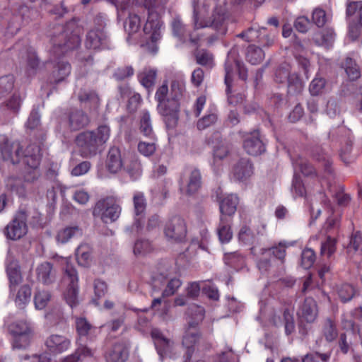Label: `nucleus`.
Here are the masks:
<instances>
[{
    "instance_id": "1",
    "label": "nucleus",
    "mask_w": 362,
    "mask_h": 362,
    "mask_svg": "<svg viewBox=\"0 0 362 362\" xmlns=\"http://www.w3.org/2000/svg\"><path fill=\"white\" fill-rule=\"evenodd\" d=\"M0 153L4 160L19 165L25 182L33 183L40 176V147L30 144L23 151L18 141H11L6 135H0Z\"/></svg>"
},
{
    "instance_id": "2",
    "label": "nucleus",
    "mask_w": 362,
    "mask_h": 362,
    "mask_svg": "<svg viewBox=\"0 0 362 362\" xmlns=\"http://www.w3.org/2000/svg\"><path fill=\"white\" fill-rule=\"evenodd\" d=\"M184 90L185 82L182 79L172 81L170 94L167 83H163L156 90L155 98L158 103V110L164 117V121L168 128H174L177 124L180 100Z\"/></svg>"
},
{
    "instance_id": "3",
    "label": "nucleus",
    "mask_w": 362,
    "mask_h": 362,
    "mask_svg": "<svg viewBox=\"0 0 362 362\" xmlns=\"http://www.w3.org/2000/svg\"><path fill=\"white\" fill-rule=\"evenodd\" d=\"M111 130L108 125L101 124L93 131H85L76 138V144L81 156L91 158L104 149V145L110 136Z\"/></svg>"
},
{
    "instance_id": "4",
    "label": "nucleus",
    "mask_w": 362,
    "mask_h": 362,
    "mask_svg": "<svg viewBox=\"0 0 362 362\" xmlns=\"http://www.w3.org/2000/svg\"><path fill=\"white\" fill-rule=\"evenodd\" d=\"M59 33L51 37L50 54L53 60H57L66 52L77 48L81 42L80 29L75 20L68 22L64 27L57 28Z\"/></svg>"
},
{
    "instance_id": "5",
    "label": "nucleus",
    "mask_w": 362,
    "mask_h": 362,
    "mask_svg": "<svg viewBox=\"0 0 362 362\" xmlns=\"http://www.w3.org/2000/svg\"><path fill=\"white\" fill-rule=\"evenodd\" d=\"M218 1L219 0H203L202 8L204 12L207 13L211 8L213 14L209 22L202 23L199 21V0H193V21L195 29L210 27L216 31L218 35H223L227 33L226 9Z\"/></svg>"
},
{
    "instance_id": "6",
    "label": "nucleus",
    "mask_w": 362,
    "mask_h": 362,
    "mask_svg": "<svg viewBox=\"0 0 362 362\" xmlns=\"http://www.w3.org/2000/svg\"><path fill=\"white\" fill-rule=\"evenodd\" d=\"M121 211L119 199L116 197L110 196L95 204L93 215L95 217H100L105 223H112L119 217Z\"/></svg>"
},
{
    "instance_id": "7",
    "label": "nucleus",
    "mask_w": 362,
    "mask_h": 362,
    "mask_svg": "<svg viewBox=\"0 0 362 362\" xmlns=\"http://www.w3.org/2000/svg\"><path fill=\"white\" fill-rule=\"evenodd\" d=\"M31 211L21 207L4 228V235L8 239L17 240L25 236L28 230L27 221Z\"/></svg>"
},
{
    "instance_id": "8",
    "label": "nucleus",
    "mask_w": 362,
    "mask_h": 362,
    "mask_svg": "<svg viewBox=\"0 0 362 362\" xmlns=\"http://www.w3.org/2000/svg\"><path fill=\"white\" fill-rule=\"evenodd\" d=\"M62 282L66 286L64 292V298L70 305L74 308L78 303V276L76 269L69 264L64 269Z\"/></svg>"
},
{
    "instance_id": "9",
    "label": "nucleus",
    "mask_w": 362,
    "mask_h": 362,
    "mask_svg": "<svg viewBox=\"0 0 362 362\" xmlns=\"http://www.w3.org/2000/svg\"><path fill=\"white\" fill-rule=\"evenodd\" d=\"M9 332L13 336V348L23 349L27 348L33 337L30 325L23 320L16 321L8 326Z\"/></svg>"
},
{
    "instance_id": "10",
    "label": "nucleus",
    "mask_w": 362,
    "mask_h": 362,
    "mask_svg": "<svg viewBox=\"0 0 362 362\" xmlns=\"http://www.w3.org/2000/svg\"><path fill=\"white\" fill-rule=\"evenodd\" d=\"M346 16L349 18V36L354 41L362 34V1L348 3Z\"/></svg>"
},
{
    "instance_id": "11",
    "label": "nucleus",
    "mask_w": 362,
    "mask_h": 362,
    "mask_svg": "<svg viewBox=\"0 0 362 362\" xmlns=\"http://www.w3.org/2000/svg\"><path fill=\"white\" fill-rule=\"evenodd\" d=\"M162 8L150 6L148 10L147 21L144 26V32L149 35L152 42H157L161 36L163 22L160 20V11Z\"/></svg>"
},
{
    "instance_id": "12",
    "label": "nucleus",
    "mask_w": 362,
    "mask_h": 362,
    "mask_svg": "<svg viewBox=\"0 0 362 362\" xmlns=\"http://www.w3.org/2000/svg\"><path fill=\"white\" fill-rule=\"evenodd\" d=\"M85 45L87 48L96 50L110 49L112 47L110 39L103 29H91L87 33Z\"/></svg>"
},
{
    "instance_id": "13",
    "label": "nucleus",
    "mask_w": 362,
    "mask_h": 362,
    "mask_svg": "<svg viewBox=\"0 0 362 362\" xmlns=\"http://www.w3.org/2000/svg\"><path fill=\"white\" fill-rule=\"evenodd\" d=\"M187 229L184 220L175 216L168 221L164 228V234L168 241L178 243L182 241L186 236Z\"/></svg>"
},
{
    "instance_id": "14",
    "label": "nucleus",
    "mask_w": 362,
    "mask_h": 362,
    "mask_svg": "<svg viewBox=\"0 0 362 362\" xmlns=\"http://www.w3.org/2000/svg\"><path fill=\"white\" fill-rule=\"evenodd\" d=\"M235 68L238 70L239 78L240 79L246 81L247 78V70L245 68V64L234 58L228 57L225 62V83L226 85L227 94H229L230 91V86L233 81V74Z\"/></svg>"
},
{
    "instance_id": "15",
    "label": "nucleus",
    "mask_w": 362,
    "mask_h": 362,
    "mask_svg": "<svg viewBox=\"0 0 362 362\" xmlns=\"http://www.w3.org/2000/svg\"><path fill=\"white\" fill-rule=\"evenodd\" d=\"M245 151L254 156H259L265 151V145L257 131L247 133L243 141Z\"/></svg>"
},
{
    "instance_id": "16",
    "label": "nucleus",
    "mask_w": 362,
    "mask_h": 362,
    "mask_svg": "<svg viewBox=\"0 0 362 362\" xmlns=\"http://www.w3.org/2000/svg\"><path fill=\"white\" fill-rule=\"evenodd\" d=\"M199 338L200 334L196 322H188V327L182 339V344L187 349L185 362L190 360L194 352L193 346L199 341Z\"/></svg>"
},
{
    "instance_id": "17",
    "label": "nucleus",
    "mask_w": 362,
    "mask_h": 362,
    "mask_svg": "<svg viewBox=\"0 0 362 362\" xmlns=\"http://www.w3.org/2000/svg\"><path fill=\"white\" fill-rule=\"evenodd\" d=\"M35 274L39 282L44 285H51L57 280V272L51 262H44L37 267Z\"/></svg>"
},
{
    "instance_id": "18",
    "label": "nucleus",
    "mask_w": 362,
    "mask_h": 362,
    "mask_svg": "<svg viewBox=\"0 0 362 362\" xmlns=\"http://www.w3.org/2000/svg\"><path fill=\"white\" fill-rule=\"evenodd\" d=\"M133 204L135 220L132 226V230L135 229L136 232H139L142 227V218L144 216L146 208V200L142 192H137L134 193Z\"/></svg>"
},
{
    "instance_id": "19",
    "label": "nucleus",
    "mask_w": 362,
    "mask_h": 362,
    "mask_svg": "<svg viewBox=\"0 0 362 362\" xmlns=\"http://www.w3.org/2000/svg\"><path fill=\"white\" fill-rule=\"evenodd\" d=\"M47 349L54 354H59L66 351L71 345V340L62 334H51L46 341Z\"/></svg>"
},
{
    "instance_id": "20",
    "label": "nucleus",
    "mask_w": 362,
    "mask_h": 362,
    "mask_svg": "<svg viewBox=\"0 0 362 362\" xmlns=\"http://www.w3.org/2000/svg\"><path fill=\"white\" fill-rule=\"evenodd\" d=\"M6 273L10 281L11 291L21 281V275L18 261L13 257L11 250H8L6 260Z\"/></svg>"
},
{
    "instance_id": "21",
    "label": "nucleus",
    "mask_w": 362,
    "mask_h": 362,
    "mask_svg": "<svg viewBox=\"0 0 362 362\" xmlns=\"http://www.w3.org/2000/svg\"><path fill=\"white\" fill-rule=\"evenodd\" d=\"M89 122L88 115L81 110H72L67 115V124L71 131H78Z\"/></svg>"
},
{
    "instance_id": "22",
    "label": "nucleus",
    "mask_w": 362,
    "mask_h": 362,
    "mask_svg": "<svg viewBox=\"0 0 362 362\" xmlns=\"http://www.w3.org/2000/svg\"><path fill=\"white\" fill-rule=\"evenodd\" d=\"M301 320L313 322L317 316V306L313 298H306L300 305L298 313Z\"/></svg>"
},
{
    "instance_id": "23",
    "label": "nucleus",
    "mask_w": 362,
    "mask_h": 362,
    "mask_svg": "<svg viewBox=\"0 0 362 362\" xmlns=\"http://www.w3.org/2000/svg\"><path fill=\"white\" fill-rule=\"evenodd\" d=\"M253 174V166L247 158H241L234 166L233 176L237 181L243 182Z\"/></svg>"
},
{
    "instance_id": "24",
    "label": "nucleus",
    "mask_w": 362,
    "mask_h": 362,
    "mask_svg": "<svg viewBox=\"0 0 362 362\" xmlns=\"http://www.w3.org/2000/svg\"><path fill=\"white\" fill-rule=\"evenodd\" d=\"M124 166L121 152L119 148L112 146L110 148L107 160L106 167L109 172L116 173Z\"/></svg>"
},
{
    "instance_id": "25",
    "label": "nucleus",
    "mask_w": 362,
    "mask_h": 362,
    "mask_svg": "<svg viewBox=\"0 0 362 362\" xmlns=\"http://www.w3.org/2000/svg\"><path fill=\"white\" fill-rule=\"evenodd\" d=\"M238 199L236 196L230 194L220 201L219 208L221 216L226 217L233 216L236 211Z\"/></svg>"
},
{
    "instance_id": "26",
    "label": "nucleus",
    "mask_w": 362,
    "mask_h": 362,
    "mask_svg": "<svg viewBox=\"0 0 362 362\" xmlns=\"http://www.w3.org/2000/svg\"><path fill=\"white\" fill-rule=\"evenodd\" d=\"M335 37V33L332 29H327L316 33L313 37V41L316 45L329 47L332 45Z\"/></svg>"
},
{
    "instance_id": "27",
    "label": "nucleus",
    "mask_w": 362,
    "mask_h": 362,
    "mask_svg": "<svg viewBox=\"0 0 362 362\" xmlns=\"http://www.w3.org/2000/svg\"><path fill=\"white\" fill-rule=\"evenodd\" d=\"M139 132L148 139H153L155 136L151 115L147 110H143L141 112Z\"/></svg>"
},
{
    "instance_id": "28",
    "label": "nucleus",
    "mask_w": 362,
    "mask_h": 362,
    "mask_svg": "<svg viewBox=\"0 0 362 362\" xmlns=\"http://www.w3.org/2000/svg\"><path fill=\"white\" fill-rule=\"evenodd\" d=\"M202 185V175L200 171L194 168L191 170L187 183L185 194L192 195L196 193Z\"/></svg>"
},
{
    "instance_id": "29",
    "label": "nucleus",
    "mask_w": 362,
    "mask_h": 362,
    "mask_svg": "<svg viewBox=\"0 0 362 362\" xmlns=\"http://www.w3.org/2000/svg\"><path fill=\"white\" fill-rule=\"evenodd\" d=\"M127 357V348L123 344L117 343L107 357V362H124Z\"/></svg>"
},
{
    "instance_id": "30",
    "label": "nucleus",
    "mask_w": 362,
    "mask_h": 362,
    "mask_svg": "<svg viewBox=\"0 0 362 362\" xmlns=\"http://www.w3.org/2000/svg\"><path fill=\"white\" fill-rule=\"evenodd\" d=\"M76 258L81 267H88L92 261L91 249L88 244H81L76 250Z\"/></svg>"
},
{
    "instance_id": "31",
    "label": "nucleus",
    "mask_w": 362,
    "mask_h": 362,
    "mask_svg": "<svg viewBox=\"0 0 362 362\" xmlns=\"http://www.w3.org/2000/svg\"><path fill=\"white\" fill-rule=\"evenodd\" d=\"M78 98L81 103L87 105L90 108H97L99 106L100 98L93 90L81 89Z\"/></svg>"
},
{
    "instance_id": "32",
    "label": "nucleus",
    "mask_w": 362,
    "mask_h": 362,
    "mask_svg": "<svg viewBox=\"0 0 362 362\" xmlns=\"http://www.w3.org/2000/svg\"><path fill=\"white\" fill-rule=\"evenodd\" d=\"M173 35L182 43L187 42V29L179 16L173 18L171 22Z\"/></svg>"
},
{
    "instance_id": "33",
    "label": "nucleus",
    "mask_w": 362,
    "mask_h": 362,
    "mask_svg": "<svg viewBox=\"0 0 362 362\" xmlns=\"http://www.w3.org/2000/svg\"><path fill=\"white\" fill-rule=\"evenodd\" d=\"M322 336L328 342L335 340L338 336L336 323L330 318H327L322 327Z\"/></svg>"
},
{
    "instance_id": "34",
    "label": "nucleus",
    "mask_w": 362,
    "mask_h": 362,
    "mask_svg": "<svg viewBox=\"0 0 362 362\" xmlns=\"http://www.w3.org/2000/svg\"><path fill=\"white\" fill-rule=\"evenodd\" d=\"M287 92L291 95L300 94L304 88V84L299 75L296 73H292L287 81Z\"/></svg>"
},
{
    "instance_id": "35",
    "label": "nucleus",
    "mask_w": 362,
    "mask_h": 362,
    "mask_svg": "<svg viewBox=\"0 0 362 362\" xmlns=\"http://www.w3.org/2000/svg\"><path fill=\"white\" fill-rule=\"evenodd\" d=\"M71 73V65L67 62L60 61L57 62L54 70L52 72V76L54 82L58 83L64 81Z\"/></svg>"
},
{
    "instance_id": "36",
    "label": "nucleus",
    "mask_w": 362,
    "mask_h": 362,
    "mask_svg": "<svg viewBox=\"0 0 362 362\" xmlns=\"http://www.w3.org/2000/svg\"><path fill=\"white\" fill-rule=\"evenodd\" d=\"M218 235L222 243H228L233 237V233L228 223V218L221 216L220 224L218 228Z\"/></svg>"
},
{
    "instance_id": "37",
    "label": "nucleus",
    "mask_w": 362,
    "mask_h": 362,
    "mask_svg": "<svg viewBox=\"0 0 362 362\" xmlns=\"http://www.w3.org/2000/svg\"><path fill=\"white\" fill-rule=\"evenodd\" d=\"M140 26L141 21L139 16L135 13H129L128 18L124 23V28L128 33L127 41L130 40L132 35L139 30Z\"/></svg>"
},
{
    "instance_id": "38",
    "label": "nucleus",
    "mask_w": 362,
    "mask_h": 362,
    "mask_svg": "<svg viewBox=\"0 0 362 362\" xmlns=\"http://www.w3.org/2000/svg\"><path fill=\"white\" fill-rule=\"evenodd\" d=\"M264 58V52L259 47L254 45L247 48L246 59L252 64H259Z\"/></svg>"
},
{
    "instance_id": "39",
    "label": "nucleus",
    "mask_w": 362,
    "mask_h": 362,
    "mask_svg": "<svg viewBox=\"0 0 362 362\" xmlns=\"http://www.w3.org/2000/svg\"><path fill=\"white\" fill-rule=\"evenodd\" d=\"M156 70L151 68H144L142 71L138 74V78L145 88L152 87L156 81Z\"/></svg>"
},
{
    "instance_id": "40",
    "label": "nucleus",
    "mask_w": 362,
    "mask_h": 362,
    "mask_svg": "<svg viewBox=\"0 0 362 362\" xmlns=\"http://www.w3.org/2000/svg\"><path fill=\"white\" fill-rule=\"evenodd\" d=\"M6 185L11 192L16 193L18 196L21 197H25L26 189L21 179L13 176L9 177Z\"/></svg>"
},
{
    "instance_id": "41",
    "label": "nucleus",
    "mask_w": 362,
    "mask_h": 362,
    "mask_svg": "<svg viewBox=\"0 0 362 362\" xmlns=\"http://www.w3.org/2000/svg\"><path fill=\"white\" fill-rule=\"evenodd\" d=\"M124 169L133 180L140 177L142 172L141 165L135 156H132L129 158L128 163L124 166Z\"/></svg>"
},
{
    "instance_id": "42",
    "label": "nucleus",
    "mask_w": 362,
    "mask_h": 362,
    "mask_svg": "<svg viewBox=\"0 0 362 362\" xmlns=\"http://www.w3.org/2000/svg\"><path fill=\"white\" fill-rule=\"evenodd\" d=\"M295 169H298L305 176H312L315 174V170L308 161L300 156L293 160Z\"/></svg>"
},
{
    "instance_id": "43",
    "label": "nucleus",
    "mask_w": 362,
    "mask_h": 362,
    "mask_svg": "<svg viewBox=\"0 0 362 362\" xmlns=\"http://www.w3.org/2000/svg\"><path fill=\"white\" fill-rule=\"evenodd\" d=\"M75 324L79 339L88 336L93 329L92 325L85 317H76Z\"/></svg>"
},
{
    "instance_id": "44",
    "label": "nucleus",
    "mask_w": 362,
    "mask_h": 362,
    "mask_svg": "<svg viewBox=\"0 0 362 362\" xmlns=\"http://www.w3.org/2000/svg\"><path fill=\"white\" fill-rule=\"evenodd\" d=\"M345 71L351 81H355L361 76L360 69L356 62L350 57H347L344 62Z\"/></svg>"
},
{
    "instance_id": "45",
    "label": "nucleus",
    "mask_w": 362,
    "mask_h": 362,
    "mask_svg": "<svg viewBox=\"0 0 362 362\" xmlns=\"http://www.w3.org/2000/svg\"><path fill=\"white\" fill-rule=\"evenodd\" d=\"M81 234V231L78 227H69L60 230L58 233L57 235V240L61 243H66L71 238L76 235H80Z\"/></svg>"
},
{
    "instance_id": "46",
    "label": "nucleus",
    "mask_w": 362,
    "mask_h": 362,
    "mask_svg": "<svg viewBox=\"0 0 362 362\" xmlns=\"http://www.w3.org/2000/svg\"><path fill=\"white\" fill-rule=\"evenodd\" d=\"M291 74L290 66L284 64L276 69L274 78L276 83H287Z\"/></svg>"
},
{
    "instance_id": "47",
    "label": "nucleus",
    "mask_w": 362,
    "mask_h": 362,
    "mask_svg": "<svg viewBox=\"0 0 362 362\" xmlns=\"http://www.w3.org/2000/svg\"><path fill=\"white\" fill-rule=\"evenodd\" d=\"M31 288L28 285H23L18 290L15 302L18 306H23L30 302Z\"/></svg>"
},
{
    "instance_id": "48",
    "label": "nucleus",
    "mask_w": 362,
    "mask_h": 362,
    "mask_svg": "<svg viewBox=\"0 0 362 362\" xmlns=\"http://www.w3.org/2000/svg\"><path fill=\"white\" fill-rule=\"evenodd\" d=\"M291 191L294 197H303L306 193L301 177L296 173H294L293 177Z\"/></svg>"
},
{
    "instance_id": "49",
    "label": "nucleus",
    "mask_w": 362,
    "mask_h": 362,
    "mask_svg": "<svg viewBox=\"0 0 362 362\" xmlns=\"http://www.w3.org/2000/svg\"><path fill=\"white\" fill-rule=\"evenodd\" d=\"M50 298L51 294L48 291H37L34 296L35 308L39 310L45 308Z\"/></svg>"
},
{
    "instance_id": "50",
    "label": "nucleus",
    "mask_w": 362,
    "mask_h": 362,
    "mask_svg": "<svg viewBox=\"0 0 362 362\" xmlns=\"http://www.w3.org/2000/svg\"><path fill=\"white\" fill-rule=\"evenodd\" d=\"M325 86V78L316 76L310 83L309 91L312 95H318L322 93Z\"/></svg>"
},
{
    "instance_id": "51",
    "label": "nucleus",
    "mask_w": 362,
    "mask_h": 362,
    "mask_svg": "<svg viewBox=\"0 0 362 362\" xmlns=\"http://www.w3.org/2000/svg\"><path fill=\"white\" fill-rule=\"evenodd\" d=\"M187 313L192 317V320L189 322H196V325L197 326L204 318V309L202 306L192 304L188 308Z\"/></svg>"
},
{
    "instance_id": "52",
    "label": "nucleus",
    "mask_w": 362,
    "mask_h": 362,
    "mask_svg": "<svg viewBox=\"0 0 362 362\" xmlns=\"http://www.w3.org/2000/svg\"><path fill=\"white\" fill-rule=\"evenodd\" d=\"M149 139V141H141L138 144V151L145 156H150L153 154L156 148L155 136H153V139Z\"/></svg>"
},
{
    "instance_id": "53",
    "label": "nucleus",
    "mask_w": 362,
    "mask_h": 362,
    "mask_svg": "<svg viewBox=\"0 0 362 362\" xmlns=\"http://www.w3.org/2000/svg\"><path fill=\"white\" fill-rule=\"evenodd\" d=\"M197 63L202 66H211L213 64V55L209 51L201 49L195 53Z\"/></svg>"
},
{
    "instance_id": "54",
    "label": "nucleus",
    "mask_w": 362,
    "mask_h": 362,
    "mask_svg": "<svg viewBox=\"0 0 362 362\" xmlns=\"http://www.w3.org/2000/svg\"><path fill=\"white\" fill-rule=\"evenodd\" d=\"M313 157L319 162H322V165L327 173H332V162L328 155L322 152L321 149L317 148L316 151L313 153Z\"/></svg>"
},
{
    "instance_id": "55",
    "label": "nucleus",
    "mask_w": 362,
    "mask_h": 362,
    "mask_svg": "<svg viewBox=\"0 0 362 362\" xmlns=\"http://www.w3.org/2000/svg\"><path fill=\"white\" fill-rule=\"evenodd\" d=\"M153 250L152 245L148 240H138L134 246V253L136 255H144L150 252Z\"/></svg>"
},
{
    "instance_id": "56",
    "label": "nucleus",
    "mask_w": 362,
    "mask_h": 362,
    "mask_svg": "<svg viewBox=\"0 0 362 362\" xmlns=\"http://www.w3.org/2000/svg\"><path fill=\"white\" fill-rule=\"evenodd\" d=\"M330 353H319L317 351L307 354L303 358L302 362H329L330 359Z\"/></svg>"
},
{
    "instance_id": "57",
    "label": "nucleus",
    "mask_w": 362,
    "mask_h": 362,
    "mask_svg": "<svg viewBox=\"0 0 362 362\" xmlns=\"http://www.w3.org/2000/svg\"><path fill=\"white\" fill-rule=\"evenodd\" d=\"M315 261V252L310 248H305L301 254V265L308 269L311 267Z\"/></svg>"
},
{
    "instance_id": "58",
    "label": "nucleus",
    "mask_w": 362,
    "mask_h": 362,
    "mask_svg": "<svg viewBox=\"0 0 362 362\" xmlns=\"http://www.w3.org/2000/svg\"><path fill=\"white\" fill-rule=\"evenodd\" d=\"M262 254L266 255H272L275 258L283 262L286 256V247L281 243H279L278 246L264 249Z\"/></svg>"
},
{
    "instance_id": "59",
    "label": "nucleus",
    "mask_w": 362,
    "mask_h": 362,
    "mask_svg": "<svg viewBox=\"0 0 362 362\" xmlns=\"http://www.w3.org/2000/svg\"><path fill=\"white\" fill-rule=\"evenodd\" d=\"M284 321L285 332L287 335L293 333L295 330V322L293 319V313L288 308L284 311Z\"/></svg>"
},
{
    "instance_id": "60",
    "label": "nucleus",
    "mask_w": 362,
    "mask_h": 362,
    "mask_svg": "<svg viewBox=\"0 0 362 362\" xmlns=\"http://www.w3.org/2000/svg\"><path fill=\"white\" fill-rule=\"evenodd\" d=\"M165 342L167 343L166 345L162 346L160 349H156L161 361H163L165 357L173 358L175 355L173 353V342L168 339H165Z\"/></svg>"
},
{
    "instance_id": "61",
    "label": "nucleus",
    "mask_w": 362,
    "mask_h": 362,
    "mask_svg": "<svg viewBox=\"0 0 362 362\" xmlns=\"http://www.w3.org/2000/svg\"><path fill=\"white\" fill-rule=\"evenodd\" d=\"M134 70L132 66H124L117 68L114 74V78L117 81H122L134 75Z\"/></svg>"
},
{
    "instance_id": "62",
    "label": "nucleus",
    "mask_w": 362,
    "mask_h": 362,
    "mask_svg": "<svg viewBox=\"0 0 362 362\" xmlns=\"http://www.w3.org/2000/svg\"><path fill=\"white\" fill-rule=\"evenodd\" d=\"M217 120V115L211 112L204 115L202 118L198 120L197 126L199 130L205 129L211 125L215 124Z\"/></svg>"
},
{
    "instance_id": "63",
    "label": "nucleus",
    "mask_w": 362,
    "mask_h": 362,
    "mask_svg": "<svg viewBox=\"0 0 362 362\" xmlns=\"http://www.w3.org/2000/svg\"><path fill=\"white\" fill-rule=\"evenodd\" d=\"M338 295L341 300L346 303L353 298L354 289L350 284H343L338 290Z\"/></svg>"
},
{
    "instance_id": "64",
    "label": "nucleus",
    "mask_w": 362,
    "mask_h": 362,
    "mask_svg": "<svg viewBox=\"0 0 362 362\" xmlns=\"http://www.w3.org/2000/svg\"><path fill=\"white\" fill-rule=\"evenodd\" d=\"M362 243V235L359 231H356L351 234L349 240V243L347 245V251L348 252H351L352 250L356 252L361 244Z\"/></svg>"
}]
</instances>
